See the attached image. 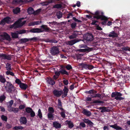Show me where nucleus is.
Instances as JSON below:
<instances>
[{
	"instance_id": "obj_1",
	"label": "nucleus",
	"mask_w": 130,
	"mask_h": 130,
	"mask_svg": "<svg viewBox=\"0 0 130 130\" xmlns=\"http://www.w3.org/2000/svg\"><path fill=\"white\" fill-rule=\"evenodd\" d=\"M5 88L7 92L8 93L10 97L15 98L17 94V91L16 88L10 82H7Z\"/></svg>"
},
{
	"instance_id": "obj_2",
	"label": "nucleus",
	"mask_w": 130,
	"mask_h": 130,
	"mask_svg": "<svg viewBox=\"0 0 130 130\" xmlns=\"http://www.w3.org/2000/svg\"><path fill=\"white\" fill-rule=\"evenodd\" d=\"M23 19L21 18L19 19L16 22L13 24L11 25V27H14L15 28H18L22 26L25 23V21L22 22L21 20Z\"/></svg>"
},
{
	"instance_id": "obj_3",
	"label": "nucleus",
	"mask_w": 130,
	"mask_h": 130,
	"mask_svg": "<svg viewBox=\"0 0 130 130\" xmlns=\"http://www.w3.org/2000/svg\"><path fill=\"white\" fill-rule=\"evenodd\" d=\"M103 12L99 11H96L93 17L94 18L97 19H99L101 18L102 20H106L107 18L106 17L103 15Z\"/></svg>"
},
{
	"instance_id": "obj_4",
	"label": "nucleus",
	"mask_w": 130,
	"mask_h": 130,
	"mask_svg": "<svg viewBox=\"0 0 130 130\" xmlns=\"http://www.w3.org/2000/svg\"><path fill=\"white\" fill-rule=\"evenodd\" d=\"M122 94L120 92H112L111 94V96L113 98L115 97V99L116 100H118L119 101L123 100L124 99V98L121 97Z\"/></svg>"
},
{
	"instance_id": "obj_5",
	"label": "nucleus",
	"mask_w": 130,
	"mask_h": 130,
	"mask_svg": "<svg viewBox=\"0 0 130 130\" xmlns=\"http://www.w3.org/2000/svg\"><path fill=\"white\" fill-rule=\"evenodd\" d=\"M50 52L52 55L55 56L59 54V52L58 47L54 46L51 48Z\"/></svg>"
},
{
	"instance_id": "obj_6",
	"label": "nucleus",
	"mask_w": 130,
	"mask_h": 130,
	"mask_svg": "<svg viewBox=\"0 0 130 130\" xmlns=\"http://www.w3.org/2000/svg\"><path fill=\"white\" fill-rule=\"evenodd\" d=\"M78 65L80 67H83L86 69L91 70L94 68V67L91 65L83 63H79Z\"/></svg>"
},
{
	"instance_id": "obj_7",
	"label": "nucleus",
	"mask_w": 130,
	"mask_h": 130,
	"mask_svg": "<svg viewBox=\"0 0 130 130\" xmlns=\"http://www.w3.org/2000/svg\"><path fill=\"white\" fill-rule=\"evenodd\" d=\"M1 39L3 40L6 39L8 41H10L11 40L10 36L6 33H3L1 35Z\"/></svg>"
},
{
	"instance_id": "obj_8",
	"label": "nucleus",
	"mask_w": 130,
	"mask_h": 130,
	"mask_svg": "<svg viewBox=\"0 0 130 130\" xmlns=\"http://www.w3.org/2000/svg\"><path fill=\"white\" fill-rule=\"evenodd\" d=\"M78 32L79 31H74L72 34L69 36V38L70 39H72L76 38L78 35H79V34L78 33Z\"/></svg>"
},
{
	"instance_id": "obj_9",
	"label": "nucleus",
	"mask_w": 130,
	"mask_h": 130,
	"mask_svg": "<svg viewBox=\"0 0 130 130\" xmlns=\"http://www.w3.org/2000/svg\"><path fill=\"white\" fill-rule=\"evenodd\" d=\"M29 31L33 33H39L44 31V30L41 28H34L30 30Z\"/></svg>"
},
{
	"instance_id": "obj_10",
	"label": "nucleus",
	"mask_w": 130,
	"mask_h": 130,
	"mask_svg": "<svg viewBox=\"0 0 130 130\" xmlns=\"http://www.w3.org/2000/svg\"><path fill=\"white\" fill-rule=\"evenodd\" d=\"M93 36L91 33H88L86 35L85 38L86 40L88 41H91L93 39Z\"/></svg>"
},
{
	"instance_id": "obj_11",
	"label": "nucleus",
	"mask_w": 130,
	"mask_h": 130,
	"mask_svg": "<svg viewBox=\"0 0 130 130\" xmlns=\"http://www.w3.org/2000/svg\"><path fill=\"white\" fill-rule=\"evenodd\" d=\"M81 40H79L78 39H74L68 41V44L69 45H72L77 42H78L81 41Z\"/></svg>"
},
{
	"instance_id": "obj_12",
	"label": "nucleus",
	"mask_w": 130,
	"mask_h": 130,
	"mask_svg": "<svg viewBox=\"0 0 130 130\" xmlns=\"http://www.w3.org/2000/svg\"><path fill=\"white\" fill-rule=\"evenodd\" d=\"M63 93L62 91L54 90L53 91V93L54 95L57 97H59Z\"/></svg>"
},
{
	"instance_id": "obj_13",
	"label": "nucleus",
	"mask_w": 130,
	"mask_h": 130,
	"mask_svg": "<svg viewBox=\"0 0 130 130\" xmlns=\"http://www.w3.org/2000/svg\"><path fill=\"white\" fill-rule=\"evenodd\" d=\"M108 36L113 38L117 37L118 34L114 31H112L108 35Z\"/></svg>"
},
{
	"instance_id": "obj_14",
	"label": "nucleus",
	"mask_w": 130,
	"mask_h": 130,
	"mask_svg": "<svg viewBox=\"0 0 130 130\" xmlns=\"http://www.w3.org/2000/svg\"><path fill=\"white\" fill-rule=\"evenodd\" d=\"M0 56L4 59H7L10 60L11 59L10 56L9 55H6L5 54H2L0 55Z\"/></svg>"
},
{
	"instance_id": "obj_15",
	"label": "nucleus",
	"mask_w": 130,
	"mask_h": 130,
	"mask_svg": "<svg viewBox=\"0 0 130 130\" xmlns=\"http://www.w3.org/2000/svg\"><path fill=\"white\" fill-rule=\"evenodd\" d=\"M83 113L87 116H90L91 115V113L90 111L86 109H84L82 111Z\"/></svg>"
},
{
	"instance_id": "obj_16",
	"label": "nucleus",
	"mask_w": 130,
	"mask_h": 130,
	"mask_svg": "<svg viewBox=\"0 0 130 130\" xmlns=\"http://www.w3.org/2000/svg\"><path fill=\"white\" fill-rule=\"evenodd\" d=\"M53 125L54 127L56 128H60L61 126V124L57 122H54L53 123Z\"/></svg>"
},
{
	"instance_id": "obj_17",
	"label": "nucleus",
	"mask_w": 130,
	"mask_h": 130,
	"mask_svg": "<svg viewBox=\"0 0 130 130\" xmlns=\"http://www.w3.org/2000/svg\"><path fill=\"white\" fill-rule=\"evenodd\" d=\"M110 126L113 128L117 130H122V129L120 127L118 126L116 124L113 125H110Z\"/></svg>"
},
{
	"instance_id": "obj_18",
	"label": "nucleus",
	"mask_w": 130,
	"mask_h": 130,
	"mask_svg": "<svg viewBox=\"0 0 130 130\" xmlns=\"http://www.w3.org/2000/svg\"><path fill=\"white\" fill-rule=\"evenodd\" d=\"M20 122L21 124H25L27 122V119L25 117H22L21 118L20 120Z\"/></svg>"
},
{
	"instance_id": "obj_19",
	"label": "nucleus",
	"mask_w": 130,
	"mask_h": 130,
	"mask_svg": "<svg viewBox=\"0 0 130 130\" xmlns=\"http://www.w3.org/2000/svg\"><path fill=\"white\" fill-rule=\"evenodd\" d=\"M99 109L101 110V112H107L109 111V109L105 107H99Z\"/></svg>"
},
{
	"instance_id": "obj_20",
	"label": "nucleus",
	"mask_w": 130,
	"mask_h": 130,
	"mask_svg": "<svg viewBox=\"0 0 130 130\" xmlns=\"http://www.w3.org/2000/svg\"><path fill=\"white\" fill-rule=\"evenodd\" d=\"M41 27L43 29L44 31L49 32L50 31V28L47 27V25H43ZM43 30V29H42Z\"/></svg>"
},
{
	"instance_id": "obj_21",
	"label": "nucleus",
	"mask_w": 130,
	"mask_h": 130,
	"mask_svg": "<svg viewBox=\"0 0 130 130\" xmlns=\"http://www.w3.org/2000/svg\"><path fill=\"white\" fill-rule=\"evenodd\" d=\"M4 19L6 23L9 24L11 23L12 22V20H11V18L9 17H7Z\"/></svg>"
},
{
	"instance_id": "obj_22",
	"label": "nucleus",
	"mask_w": 130,
	"mask_h": 130,
	"mask_svg": "<svg viewBox=\"0 0 130 130\" xmlns=\"http://www.w3.org/2000/svg\"><path fill=\"white\" fill-rule=\"evenodd\" d=\"M47 82L49 84L53 85L55 83V82L51 78H48L47 79Z\"/></svg>"
},
{
	"instance_id": "obj_23",
	"label": "nucleus",
	"mask_w": 130,
	"mask_h": 130,
	"mask_svg": "<svg viewBox=\"0 0 130 130\" xmlns=\"http://www.w3.org/2000/svg\"><path fill=\"white\" fill-rule=\"evenodd\" d=\"M61 112L60 113V114L62 117L64 118L65 117V111L64 109L63 108H60V110Z\"/></svg>"
},
{
	"instance_id": "obj_24",
	"label": "nucleus",
	"mask_w": 130,
	"mask_h": 130,
	"mask_svg": "<svg viewBox=\"0 0 130 130\" xmlns=\"http://www.w3.org/2000/svg\"><path fill=\"white\" fill-rule=\"evenodd\" d=\"M93 50L92 48H89L88 49H79L78 51L80 52H86V51L89 52Z\"/></svg>"
},
{
	"instance_id": "obj_25",
	"label": "nucleus",
	"mask_w": 130,
	"mask_h": 130,
	"mask_svg": "<svg viewBox=\"0 0 130 130\" xmlns=\"http://www.w3.org/2000/svg\"><path fill=\"white\" fill-rule=\"evenodd\" d=\"M66 123L68 125L69 128H72L73 126V123L70 121H66Z\"/></svg>"
},
{
	"instance_id": "obj_26",
	"label": "nucleus",
	"mask_w": 130,
	"mask_h": 130,
	"mask_svg": "<svg viewBox=\"0 0 130 130\" xmlns=\"http://www.w3.org/2000/svg\"><path fill=\"white\" fill-rule=\"evenodd\" d=\"M58 108L60 110V108H62V103L61 102V101L60 99H58Z\"/></svg>"
},
{
	"instance_id": "obj_27",
	"label": "nucleus",
	"mask_w": 130,
	"mask_h": 130,
	"mask_svg": "<svg viewBox=\"0 0 130 130\" xmlns=\"http://www.w3.org/2000/svg\"><path fill=\"white\" fill-rule=\"evenodd\" d=\"M13 101L12 100H11L10 101L7 103L6 104L8 108H11L13 104Z\"/></svg>"
},
{
	"instance_id": "obj_28",
	"label": "nucleus",
	"mask_w": 130,
	"mask_h": 130,
	"mask_svg": "<svg viewBox=\"0 0 130 130\" xmlns=\"http://www.w3.org/2000/svg\"><path fill=\"white\" fill-rule=\"evenodd\" d=\"M20 87L22 89H25L27 88V86L26 84L22 83L20 84Z\"/></svg>"
},
{
	"instance_id": "obj_29",
	"label": "nucleus",
	"mask_w": 130,
	"mask_h": 130,
	"mask_svg": "<svg viewBox=\"0 0 130 130\" xmlns=\"http://www.w3.org/2000/svg\"><path fill=\"white\" fill-rule=\"evenodd\" d=\"M27 12L29 14H32L33 13L34 14V11L33 9L31 7L29 8L27 10Z\"/></svg>"
},
{
	"instance_id": "obj_30",
	"label": "nucleus",
	"mask_w": 130,
	"mask_h": 130,
	"mask_svg": "<svg viewBox=\"0 0 130 130\" xmlns=\"http://www.w3.org/2000/svg\"><path fill=\"white\" fill-rule=\"evenodd\" d=\"M20 11V8L17 7L13 9V12L14 14H17Z\"/></svg>"
},
{
	"instance_id": "obj_31",
	"label": "nucleus",
	"mask_w": 130,
	"mask_h": 130,
	"mask_svg": "<svg viewBox=\"0 0 130 130\" xmlns=\"http://www.w3.org/2000/svg\"><path fill=\"white\" fill-rule=\"evenodd\" d=\"M101 96V94H99L93 93L90 95V96L93 98L96 97H100Z\"/></svg>"
},
{
	"instance_id": "obj_32",
	"label": "nucleus",
	"mask_w": 130,
	"mask_h": 130,
	"mask_svg": "<svg viewBox=\"0 0 130 130\" xmlns=\"http://www.w3.org/2000/svg\"><path fill=\"white\" fill-rule=\"evenodd\" d=\"M56 15L57 18L59 19L61 18L62 17V13L60 11L57 12Z\"/></svg>"
},
{
	"instance_id": "obj_33",
	"label": "nucleus",
	"mask_w": 130,
	"mask_h": 130,
	"mask_svg": "<svg viewBox=\"0 0 130 130\" xmlns=\"http://www.w3.org/2000/svg\"><path fill=\"white\" fill-rule=\"evenodd\" d=\"M23 129V127L22 126H15L13 128L15 130H22Z\"/></svg>"
},
{
	"instance_id": "obj_34",
	"label": "nucleus",
	"mask_w": 130,
	"mask_h": 130,
	"mask_svg": "<svg viewBox=\"0 0 130 130\" xmlns=\"http://www.w3.org/2000/svg\"><path fill=\"white\" fill-rule=\"evenodd\" d=\"M11 36L13 38H18V35L19 34L18 33H11Z\"/></svg>"
},
{
	"instance_id": "obj_35",
	"label": "nucleus",
	"mask_w": 130,
	"mask_h": 130,
	"mask_svg": "<svg viewBox=\"0 0 130 130\" xmlns=\"http://www.w3.org/2000/svg\"><path fill=\"white\" fill-rule=\"evenodd\" d=\"M60 73L62 74L68 75V73L65 70L62 69L60 71Z\"/></svg>"
},
{
	"instance_id": "obj_36",
	"label": "nucleus",
	"mask_w": 130,
	"mask_h": 130,
	"mask_svg": "<svg viewBox=\"0 0 130 130\" xmlns=\"http://www.w3.org/2000/svg\"><path fill=\"white\" fill-rule=\"evenodd\" d=\"M63 90L64 91V94H65V96H67L69 90L67 88L66 86H65Z\"/></svg>"
},
{
	"instance_id": "obj_37",
	"label": "nucleus",
	"mask_w": 130,
	"mask_h": 130,
	"mask_svg": "<svg viewBox=\"0 0 130 130\" xmlns=\"http://www.w3.org/2000/svg\"><path fill=\"white\" fill-rule=\"evenodd\" d=\"M48 118H49L50 120H52L54 118V116L53 115V113H48Z\"/></svg>"
},
{
	"instance_id": "obj_38",
	"label": "nucleus",
	"mask_w": 130,
	"mask_h": 130,
	"mask_svg": "<svg viewBox=\"0 0 130 130\" xmlns=\"http://www.w3.org/2000/svg\"><path fill=\"white\" fill-rule=\"evenodd\" d=\"M29 41V39H28L26 38L21 39L20 41L21 43H25Z\"/></svg>"
},
{
	"instance_id": "obj_39",
	"label": "nucleus",
	"mask_w": 130,
	"mask_h": 130,
	"mask_svg": "<svg viewBox=\"0 0 130 130\" xmlns=\"http://www.w3.org/2000/svg\"><path fill=\"white\" fill-rule=\"evenodd\" d=\"M0 81L3 83L6 82V79L2 75H0Z\"/></svg>"
},
{
	"instance_id": "obj_40",
	"label": "nucleus",
	"mask_w": 130,
	"mask_h": 130,
	"mask_svg": "<svg viewBox=\"0 0 130 130\" xmlns=\"http://www.w3.org/2000/svg\"><path fill=\"white\" fill-rule=\"evenodd\" d=\"M6 68L7 70H11V64L7 63L6 65Z\"/></svg>"
},
{
	"instance_id": "obj_41",
	"label": "nucleus",
	"mask_w": 130,
	"mask_h": 130,
	"mask_svg": "<svg viewBox=\"0 0 130 130\" xmlns=\"http://www.w3.org/2000/svg\"><path fill=\"white\" fill-rule=\"evenodd\" d=\"M93 103L95 104H103L104 102L102 101H99L98 100H96L93 101Z\"/></svg>"
},
{
	"instance_id": "obj_42",
	"label": "nucleus",
	"mask_w": 130,
	"mask_h": 130,
	"mask_svg": "<svg viewBox=\"0 0 130 130\" xmlns=\"http://www.w3.org/2000/svg\"><path fill=\"white\" fill-rule=\"evenodd\" d=\"M1 118L3 121H7V117L6 116H4V115H2L1 116Z\"/></svg>"
},
{
	"instance_id": "obj_43",
	"label": "nucleus",
	"mask_w": 130,
	"mask_h": 130,
	"mask_svg": "<svg viewBox=\"0 0 130 130\" xmlns=\"http://www.w3.org/2000/svg\"><path fill=\"white\" fill-rule=\"evenodd\" d=\"M26 30H22L19 31H17V32L19 34H21L26 32Z\"/></svg>"
},
{
	"instance_id": "obj_44",
	"label": "nucleus",
	"mask_w": 130,
	"mask_h": 130,
	"mask_svg": "<svg viewBox=\"0 0 130 130\" xmlns=\"http://www.w3.org/2000/svg\"><path fill=\"white\" fill-rule=\"evenodd\" d=\"M48 111L49 113H53L54 112V109L52 107H50L48 109Z\"/></svg>"
},
{
	"instance_id": "obj_45",
	"label": "nucleus",
	"mask_w": 130,
	"mask_h": 130,
	"mask_svg": "<svg viewBox=\"0 0 130 130\" xmlns=\"http://www.w3.org/2000/svg\"><path fill=\"white\" fill-rule=\"evenodd\" d=\"M6 74L7 75H10L12 76H14V74L13 72L9 71H7L6 72Z\"/></svg>"
},
{
	"instance_id": "obj_46",
	"label": "nucleus",
	"mask_w": 130,
	"mask_h": 130,
	"mask_svg": "<svg viewBox=\"0 0 130 130\" xmlns=\"http://www.w3.org/2000/svg\"><path fill=\"white\" fill-rule=\"evenodd\" d=\"M38 116H39V117L41 118L42 117V115L41 111V110L40 109H39L38 110Z\"/></svg>"
},
{
	"instance_id": "obj_47",
	"label": "nucleus",
	"mask_w": 130,
	"mask_h": 130,
	"mask_svg": "<svg viewBox=\"0 0 130 130\" xmlns=\"http://www.w3.org/2000/svg\"><path fill=\"white\" fill-rule=\"evenodd\" d=\"M122 49L123 50H124L125 51H130V48L128 47H123L122 48Z\"/></svg>"
},
{
	"instance_id": "obj_48",
	"label": "nucleus",
	"mask_w": 130,
	"mask_h": 130,
	"mask_svg": "<svg viewBox=\"0 0 130 130\" xmlns=\"http://www.w3.org/2000/svg\"><path fill=\"white\" fill-rule=\"evenodd\" d=\"M25 110L28 113H30L32 110L31 108L29 107L26 108Z\"/></svg>"
},
{
	"instance_id": "obj_49",
	"label": "nucleus",
	"mask_w": 130,
	"mask_h": 130,
	"mask_svg": "<svg viewBox=\"0 0 130 130\" xmlns=\"http://www.w3.org/2000/svg\"><path fill=\"white\" fill-rule=\"evenodd\" d=\"M41 9H39L36 10L35 11H34V14L37 15L41 11Z\"/></svg>"
},
{
	"instance_id": "obj_50",
	"label": "nucleus",
	"mask_w": 130,
	"mask_h": 130,
	"mask_svg": "<svg viewBox=\"0 0 130 130\" xmlns=\"http://www.w3.org/2000/svg\"><path fill=\"white\" fill-rule=\"evenodd\" d=\"M61 7V5L60 4H56L53 6V8H59Z\"/></svg>"
},
{
	"instance_id": "obj_51",
	"label": "nucleus",
	"mask_w": 130,
	"mask_h": 130,
	"mask_svg": "<svg viewBox=\"0 0 130 130\" xmlns=\"http://www.w3.org/2000/svg\"><path fill=\"white\" fill-rule=\"evenodd\" d=\"M83 54H79L77 55V59H81V57L83 56Z\"/></svg>"
},
{
	"instance_id": "obj_52",
	"label": "nucleus",
	"mask_w": 130,
	"mask_h": 130,
	"mask_svg": "<svg viewBox=\"0 0 130 130\" xmlns=\"http://www.w3.org/2000/svg\"><path fill=\"white\" fill-rule=\"evenodd\" d=\"M5 97L4 96H1L0 97V103H2L5 99Z\"/></svg>"
},
{
	"instance_id": "obj_53",
	"label": "nucleus",
	"mask_w": 130,
	"mask_h": 130,
	"mask_svg": "<svg viewBox=\"0 0 130 130\" xmlns=\"http://www.w3.org/2000/svg\"><path fill=\"white\" fill-rule=\"evenodd\" d=\"M38 39V38L36 37H34L33 38L29 39V41H36V40Z\"/></svg>"
},
{
	"instance_id": "obj_54",
	"label": "nucleus",
	"mask_w": 130,
	"mask_h": 130,
	"mask_svg": "<svg viewBox=\"0 0 130 130\" xmlns=\"http://www.w3.org/2000/svg\"><path fill=\"white\" fill-rule=\"evenodd\" d=\"M76 23L74 22L71 24V27L72 28H75L76 26Z\"/></svg>"
},
{
	"instance_id": "obj_55",
	"label": "nucleus",
	"mask_w": 130,
	"mask_h": 130,
	"mask_svg": "<svg viewBox=\"0 0 130 130\" xmlns=\"http://www.w3.org/2000/svg\"><path fill=\"white\" fill-rule=\"evenodd\" d=\"M19 111V109L17 108H13L12 111L14 113H17Z\"/></svg>"
},
{
	"instance_id": "obj_56",
	"label": "nucleus",
	"mask_w": 130,
	"mask_h": 130,
	"mask_svg": "<svg viewBox=\"0 0 130 130\" xmlns=\"http://www.w3.org/2000/svg\"><path fill=\"white\" fill-rule=\"evenodd\" d=\"M6 23V22L4 20V19L1 21L0 24L1 25H3L5 24Z\"/></svg>"
},
{
	"instance_id": "obj_57",
	"label": "nucleus",
	"mask_w": 130,
	"mask_h": 130,
	"mask_svg": "<svg viewBox=\"0 0 130 130\" xmlns=\"http://www.w3.org/2000/svg\"><path fill=\"white\" fill-rule=\"evenodd\" d=\"M30 113L31 116V117H33L35 116V113L33 110L31 111Z\"/></svg>"
},
{
	"instance_id": "obj_58",
	"label": "nucleus",
	"mask_w": 130,
	"mask_h": 130,
	"mask_svg": "<svg viewBox=\"0 0 130 130\" xmlns=\"http://www.w3.org/2000/svg\"><path fill=\"white\" fill-rule=\"evenodd\" d=\"M66 68L68 70H69L72 69V67L69 64L67 65Z\"/></svg>"
},
{
	"instance_id": "obj_59",
	"label": "nucleus",
	"mask_w": 130,
	"mask_h": 130,
	"mask_svg": "<svg viewBox=\"0 0 130 130\" xmlns=\"http://www.w3.org/2000/svg\"><path fill=\"white\" fill-rule=\"evenodd\" d=\"M41 4L43 6L47 5H48V3H47V2L46 1L44 2H43L41 3Z\"/></svg>"
},
{
	"instance_id": "obj_60",
	"label": "nucleus",
	"mask_w": 130,
	"mask_h": 130,
	"mask_svg": "<svg viewBox=\"0 0 130 130\" xmlns=\"http://www.w3.org/2000/svg\"><path fill=\"white\" fill-rule=\"evenodd\" d=\"M21 0H14L13 2V3H19L21 2Z\"/></svg>"
},
{
	"instance_id": "obj_61",
	"label": "nucleus",
	"mask_w": 130,
	"mask_h": 130,
	"mask_svg": "<svg viewBox=\"0 0 130 130\" xmlns=\"http://www.w3.org/2000/svg\"><path fill=\"white\" fill-rule=\"evenodd\" d=\"M15 82L16 83L19 84L20 85V84L22 83L21 82V81L18 79H16L15 80Z\"/></svg>"
},
{
	"instance_id": "obj_62",
	"label": "nucleus",
	"mask_w": 130,
	"mask_h": 130,
	"mask_svg": "<svg viewBox=\"0 0 130 130\" xmlns=\"http://www.w3.org/2000/svg\"><path fill=\"white\" fill-rule=\"evenodd\" d=\"M93 90H91L88 91H87L86 93L88 94H93Z\"/></svg>"
},
{
	"instance_id": "obj_63",
	"label": "nucleus",
	"mask_w": 130,
	"mask_h": 130,
	"mask_svg": "<svg viewBox=\"0 0 130 130\" xmlns=\"http://www.w3.org/2000/svg\"><path fill=\"white\" fill-rule=\"evenodd\" d=\"M6 127L7 128L9 129L12 126L11 124H7L6 125Z\"/></svg>"
},
{
	"instance_id": "obj_64",
	"label": "nucleus",
	"mask_w": 130,
	"mask_h": 130,
	"mask_svg": "<svg viewBox=\"0 0 130 130\" xmlns=\"http://www.w3.org/2000/svg\"><path fill=\"white\" fill-rule=\"evenodd\" d=\"M80 125L82 126V127H84L86 126V125L83 122H80V123L79 124Z\"/></svg>"
}]
</instances>
